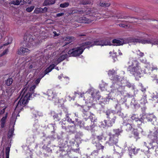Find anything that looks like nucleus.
Here are the masks:
<instances>
[{"label":"nucleus","mask_w":158,"mask_h":158,"mask_svg":"<svg viewBox=\"0 0 158 158\" xmlns=\"http://www.w3.org/2000/svg\"><path fill=\"white\" fill-rule=\"evenodd\" d=\"M20 96L21 98L15 109V110L19 112L23 109L24 106L28 103L30 99L31 94L27 91V88H25L22 91Z\"/></svg>","instance_id":"obj_1"},{"label":"nucleus","mask_w":158,"mask_h":158,"mask_svg":"<svg viewBox=\"0 0 158 158\" xmlns=\"http://www.w3.org/2000/svg\"><path fill=\"white\" fill-rule=\"evenodd\" d=\"M131 62V64L129 66V67L131 68V73L135 77V79L138 80L142 76V71L140 63L136 60H133Z\"/></svg>","instance_id":"obj_2"},{"label":"nucleus","mask_w":158,"mask_h":158,"mask_svg":"<svg viewBox=\"0 0 158 158\" xmlns=\"http://www.w3.org/2000/svg\"><path fill=\"white\" fill-rule=\"evenodd\" d=\"M87 48L86 45H85L84 42L82 44L81 46L69 50L68 52V54L70 56H78L81 54L84 50Z\"/></svg>","instance_id":"obj_3"},{"label":"nucleus","mask_w":158,"mask_h":158,"mask_svg":"<svg viewBox=\"0 0 158 158\" xmlns=\"http://www.w3.org/2000/svg\"><path fill=\"white\" fill-rule=\"evenodd\" d=\"M110 42L106 40L101 39H96L92 42L89 41L85 42V45H86L87 48H88L94 45H100L103 46L109 44Z\"/></svg>","instance_id":"obj_4"},{"label":"nucleus","mask_w":158,"mask_h":158,"mask_svg":"<svg viewBox=\"0 0 158 158\" xmlns=\"http://www.w3.org/2000/svg\"><path fill=\"white\" fill-rule=\"evenodd\" d=\"M106 114L109 119L108 120H104L105 125L107 127H111L114 123L116 117L113 113H111L109 111H106Z\"/></svg>","instance_id":"obj_5"},{"label":"nucleus","mask_w":158,"mask_h":158,"mask_svg":"<svg viewBox=\"0 0 158 158\" xmlns=\"http://www.w3.org/2000/svg\"><path fill=\"white\" fill-rule=\"evenodd\" d=\"M95 10L92 9H87L85 11L82 10H77V14L82 15L85 14L86 15H90L95 18L99 17V14L97 12H95Z\"/></svg>","instance_id":"obj_6"},{"label":"nucleus","mask_w":158,"mask_h":158,"mask_svg":"<svg viewBox=\"0 0 158 158\" xmlns=\"http://www.w3.org/2000/svg\"><path fill=\"white\" fill-rule=\"evenodd\" d=\"M23 42L27 47H31L34 42L32 35L30 34L25 35L24 36Z\"/></svg>","instance_id":"obj_7"},{"label":"nucleus","mask_w":158,"mask_h":158,"mask_svg":"<svg viewBox=\"0 0 158 158\" xmlns=\"http://www.w3.org/2000/svg\"><path fill=\"white\" fill-rule=\"evenodd\" d=\"M44 94H46L48 96V99L49 100H52L55 103H59L60 101L57 98V94L55 92H54L51 90H48L47 94L43 93Z\"/></svg>","instance_id":"obj_8"},{"label":"nucleus","mask_w":158,"mask_h":158,"mask_svg":"<svg viewBox=\"0 0 158 158\" xmlns=\"http://www.w3.org/2000/svg\"><path fill=\"white\" fill-rule=\"evenodd\" d=\"M118 141V137L115 135H112L110 136L109 141L110 144L116 145Z\"/></svg>","instance_id":"obj_9"},{"label":"nucleus","mask_w":158,"mask_h":158,"mask_svg":"<svg viewBox=\"0 0 158 158\" xmlns=\"http://www.w3.org/2000/svg\"><path fill=\"white\" fill-rule=\"evenodd\" d=\"M94 19L88 18L85 17H82L78 20V22L85 23H89L94 20Z\"/></svg>","instance_id":"obj_10"},{"label":"nucleus","mask_w":158,"mask_h":158,"mask_svg":"<svg viewBox=\"0 0 158 158\" xmlns=\"http://www.w3.org/2000/svg\"><path fill=\"white\" fill-rule=\"evenodd\" d=\"M30 52V50L28 48L24 47L20 48L18 50V53L21 55H27Z\"/></svg>","instance_id":"obj_11"},{"label":"nucleus","mask_w":158,"mask_h":158,"mask_svg":"<svg viewBox=\"0 0 158 158\" xmlns=\"http://www.w3.org/2000/svg\"><path fill=\"white\" fill-rule=\"evenodd\" d=\"M67 54L62 55L61 56L56 60H54V62L56 65H57L59 63L65 59V58H67Z\"/></svg>","instance_id":"obj_12"},{"label":"nucleus","mask_w":158,"mask_h":158,"mask_svg":"<svg viewBox=\"0 0 158 158\" xmlns=\"http://www.w3.org/2000/svg\"><path fill=\"white\" fill-rule=\"evenodd\" d=\"M131 42L134 43H141L143 44L148 43H150V41L147 40H142L138 39H133L131 40Z\"/></svg>","instance_id":"obj_13"},{"label":"nucleus","mask_w":158,"mask_h":158,"mask_svg":"<svg viewBox=\"0 0 158 158\" xmlns=\"http://www.w3.org/2000/svg\"><path fill=\"white\" fill-rule=\"evenodd\" d=\"M112 43L115 46H120L123 44L124 42L123 40H119L116 39H114L112 40Z\"/></svg>","instance_id":"obj_14"},{"label":"nucleus","mask_w":158,"mask_h":158,"mask_svg":"<svg viewBox=\"0 0 158 158\" xmlns=\"http://www.w3.org/2000/svg\"><path fill=\"white\" fill-rule=\"evenodd\" d=\"M114 151L116 153L118 154L121 156L123 155L122 149L118 146L114 147Z\"/></svg>","instance_id":"obj_15"},{"label":"nucleus","mask_w":158,"mask_h":158,"mask_svg":"<svg viewBox=\"0 0 158 158\" xmlns=\"http://www.w3.org/2000/svg\"><path fill=\"white\" fill-rule=\"evenodd\" d=\"M152 142L149 143L150 148L153 149H156L158 147V140H155L152 141Z\"/></svg>","instance_id":"obj_16"},{"label":"nucleus","mask_w":158,"mask_h":158,"mask_svg":"<svg viewBox=\"0 0 158 158\" xmlns=\"http://www.w3.org/2000/svg\"><path fill=\"white\" fill-rule=\"evenodd\" d=\"M63 39L64 41H68L66 44H69L75 40V39L73 36H68L64 37Z\"/></svg>","instance_id":"obj_17"},{"label":"nucleus","mask_w":158,"mask_h":158,"mask_svg":"<svg viewBox=\"0 0 158 158\" xmlns=\"http://www.w3.org/2000/svg\"><path fill=\"white\" fill-rule=\"evenodd\" d=\"M148 137L149 138L152 139V141L157 140V137L156 133H152V132H151L148 135Z\"/></svg>","instance_id":"obj_18"},{"label":"nucleus","mask_w":158,"mask_h":158,"mask_svg":"<svg viewBox=\"0 0 158 158\" xmlns=\"http://www.w3.org/2000/svg\"><path fill=\"white\" fill-rule=\"evenodd\" d=\"M55 2V0H45L43 5L44 6L50 5L54 4Z\"/></svg>","instance_id":"obj_19"},{"label":"nucleus","mask_w":158,"mask_h":158,"mask_svg":"<svg viewBox=\"0 0 158 158\" xmlns=\"http://www.w3.org/2000/svg\"><path fill=\"white\" fill-rule=\"evenodd\" d=\"M14 88L9 87L6 89V93L9 96H10L14 91Z\"/></svg>","instance_id":"obj_20"},{"label":"nucleus","mask_w":158,"mask_h":158,"mask_svg":"<svg viewBox=\"0 0 158 158\" xmlns=\"http://www.w3.org/2000/svg\"><path fill=\"white\" fill-rule=\"evenodd\" d=\"M156 117L152 114H148L147 115L146 118L148 121L152 122L154 118H155Z\"/></svg>","instance_id":"obj_21"},{"label":"nucleus","mask_w":158,"mask_h":158,"mask_svg":"<svg viewBox=\"0 0 158 158\" xmlns=\"http://www.w3.org/2000/svg\"><path fill=\"white\" fill-rule=\"evenodd\" d=\"M55 65L54 64L51 65L48 68H47L45 71V75L48 73L50 72L54 69Z\"/></svg>","instance_id":"obj_22"},{"label":"nucleus","mask_w":158,"mask_h":158,"mask_svg":"<svg viewBox=\"0 0 158 158\" xmlns=\"http://www.w3.org/2000/svg\"><path fill=\"white\" fill-rule=\"evenodd\" d=\"M7 113H6V114L5 116L3 117L1 119V127L2 128H3L5 126V125L6 122V120L7 118Z\"/></svg>","instance_id":"obj_23"},{"label":"nucleus","mask_w":158,"mask_h":158,"mask_svg":"<svg viewBox=\"0 0 158 158\" xmlns=\"http://www.w3.org/2000/svg\"><path fill=\"white\" fill-rule=\"evenodd\" d=\"M110 5V3L106 2H100L99 4V6L105 7H109Z\"/></svg>","instance_id":"obj_24"},{"label":"nucleus","mask_w":158,"mask_h":158,"mask_svg":"<svg viewBox=\"0 0 158 158\" xmlns=\"http://www.w3.org/2000/svg\"><path fill=\"white\" fill-rule=\"evenodd\" d=\"M43 8L41 7L36 8L34 11V12L36 14H39L42 13Z\"/></svg>","instance_id":"obj_25"},{"label":"nucleus","mask_w":158,"mask_h":158,"mask_svg":"<svg viewBox=\"0 0 158 158\" xmlns=\"http://www.w3.org/2000/svg\"><path fill=\"white\" fill-rule=\"evenodd\" d=\"M13 80L11 78H8L6 81V84L8 86L10 85L12 83Z\"/></svg>","instance_id":"obj_26"},{"label":"nucleus","mask_w":158,"mask_h":158,"mask_svg":"<svg viewBox=\"0 0 158 158\" xmlns=\"http://www.w3.org/2000/svg\"><path fill=\"white\" fill-rule=\"evenodd\" d=\"M69 5V3L68 2H65L63 3L60 4V6L61 8H66Z\"/></svg>","instance_id":"obj_27"},{"label":"nucleus","mask_w":158,"mask_h":158,"mask_svg":"<svg viewBox=\"0 0 158 158\" xmlns=\"http://www.w3.org/2000/svg\"><path fill=\"white\" fill-rule=\"evenodd\" d=\"M19 0H13L10 2V3L14 5H19L20 4Z\"/></svg>","instance_id":"obj_28"},{"label":"nucleus","mask_w":158,"mask_h":158,"mask_svg":"<svg viewBox=\"0 0 158 158\" xmlns=\"http://www.w3.org/2000/svg\"><path fill=\"white\" fill-rule=\"evenodd\" d=\"M96 147L98 150L103 149L104 146L102 145L100 143H97L96 145Z\"/></svg>","instance_id":"obj_29"},{"label":"nucleus","mask_w":158,"mask_h":158,"mask_svg":"<svg viewBox=\"0 0 158 158\" xmlns=\"http://www.w3.org/2000/svg\"><path fill=\"white\" fill-rule=\"evenodd\" d=\"M136 54L140 57H142L144 56V53L141 52L139 50H138L136 51Z\"/></svg>","instance_id":"obj_30"},{"label":"nucleus","mask_w":158,"mask_h":158,"mask_svg":"<svg viewBox=\"0 0 158 158\" xmlns=\"http://www.w3.org/2000/svg\"><path fill=\"white\" fill-rule=\"evenodd\" d=\"M114 132L115 133V135L116 136H117L118 137V135H119L120 133L121 132V131L118 129H116L114 130Z\"/></svg>","instance_id":"obj_31"},{"label":"nucleus","mask_w":158,"mask_h":158,"mask_svg":"<svg viewBox=\"0 0 158 158\" xmlns=\"http://www.w3.org/2000/svg\"><path fill=\"white\" fill-rule=\"evenodd\" d=\"M116 73V72L115 70L113 69L111 70H110L109 71L108 74L110 76L113 75L114 74Z\"/></svg>","instance_id":"obj_32"},{"label":"nucleus","mask_w":158,"mask_h":158,"mask_svg":"<svg viewBox=\"0 0 158 158\" xmlns=\"http://www.w3.org/2000/svg\"><path fill=\"white\" fill-rule=\"evenodd\" d=\"M10 151V148L9 147L6 148V158H9V155Z\"/></svg>","instance_id":"obj_33"},{"label":"nucleus","mask_w":158,"mask_h":158,"mask_svg":"<svg viewBox=\"0 0 158 158\" xmlns=\"http://www.w3.org/2000/svg\"><path fill=\"white\" fill-rule=\"evenodd\" d=\"M34 6H31L30 7H29L26 9V10L28 12H30L32 11L34 8Z\"/></svg>","instance_id":"obj_34"},{"label":"nucleus","mask_w":158,"mask_h":158,"mask_svg":"<svg viewBox=\"0 0 158 158\" xmlns=\"http://www.w3.org/2000/svg\"><path fill=\"white\" fill-rule=\"evenodd\" d=\"M112 79L115 81L117 82L119 81L120 78L119 76L117 75H116L114 76L113 78Z\"/></svg>","instance_id":"obj_35"},{"label":"nucleus","mask_w":158,"mask_h":158,"mask_svg":"<svg viewBox=\"0 0 158 158\" xmlns=\"http://www.w3.org/2000/svg\"><path fill=\"white\" fill-rule=\"evenodd\" d=\"M133 134L135 138L137 139L138 138L139 133L137 130H134L133 131Z\"/></svg>","instance_id":"obj_36"},{"label":"nucleus","mask_w":158,"mask_h":158,"mask_svg":"<svg viewBox=\"0 0 158 158\" xmlns=\"http://www.w3.org/2000/svg\"><path fill=\"white\" fill-rule=\"evenodd\" d=\"M14 130V128H11L10 129L9 132H8V137H10L12 136L13 133V131Z\"/></svg>","instance_id":"obj_37"},{"label":"nucleus","mask_w":158,"mask_h":158,"mask_svg":"<svg viewBox=\"0 0 158 158\" xmlns=\"http://www.w3.org/2000/svg\"><path fill=\"white\" fill-rule=\"evenodd\" d=\"M90 3V2L89 1H82L81 2V4L84 5H86Z\"/></svg>","instance_id":"obj_38"},{"label":"nucleus","mask_w":158,"mask_h":158,"mask_svg":"<svg viewBox=\"0 0 158 158\" xmlns=\"http://www.w3.org/2000/svg\"><path fill=\"white\" fill-rule=\"evenodd\" d=\"M139 149H136L135 148L131 149V151L134 152L135 154H137L138 153V151L139 150Z\"/></svg>","instance_id":"obj_39"},{"label":"nucleus","mask_w":158,"mask_h":158,"mask_svg":"<svg viewBox=\"0 0 158 158\" xmlns=\"http://www.w3.org/2000/svg\"><path fill=\"white\" fill-rule=\"evenodd\" d=\"M119 27L126 28L128 26V25L127 23H120L118 24Z\"/></svg>","instance_id":"obj_40"},{"label":"nucleus","mask_w":158,"mask_h":158,"mask_svg":"<svg viewBox=\"0 0 158 158\" xmlns=\"http://www.w3.org/2000/svg\"><path fill=\"white\" fill-rule=\"evenodd\" d=\"M126 127L127 130H131L132 128V125L129 124H127Z\"/></svg>","instance_id":"obj_41"},{"label":"nucleus","mask_w":158,"mask_h":158,"mask_svg":"<svg viewBox=\"0 0 158 158\" xmlns=\"http://www.w3.org/2000/svg\"><path fill=\"white\" fill-rule=\"evenodd\" d=\"M53 117L54 119H56L58 120V121H59L60 118L58 116V114H55L54 115H53Z\"/></svg>","instance_id":"obj_42"},{"label":"nucleus","mask_w":158,"mask_h":158,"mask_svg":"<svg viewBox=\"0 0 158 158\" xmlns=\"http://www.w3.org/2000/svg\"><path fill=\"white\" fill-rule=\"evenodd\" d=\"M74 94H75V95H76V94H78V95H80V97H81V98L82 97H83V96H84V93H77V92H75Z\"/></svg>","instance_id":"obj_43"},{"label":"nucleus","mask_w":158,"mask_h":158,"mask_svg":"<svg viewBox=\"0 0 158 158\" xmlns=\"http://www.w3.org/2000/svg\"><path fill=\"white\" fill-rule=\"evenodd\" d=\"M150 41V43H151L152 44V45L153 44H154V45H158V40H156V41H154V42H152V41Z\"/></svg>","instance_id":"obj_44"},{"label":"nucleus","mask_w":158,"mask_h":158,"mask_svg":"<svg viewBox=\"0 0 158 158\" xmlns=\"http://www.w3.org/2000/svg\"><path fill=\"white\" fill-rule=\"evenodd\" d=\"M70 14H77V9H75L71 10Z\"/></svg>","instance_id":"obj_45"},{"label":"nucleus","mask_w":158,"mask_h":158,"mask_svg":"<svg viewBox=\"0 0 158 158\" xmlns=\"http://www.w3.org/2000/svg\"><path fill=\"white\" fill-rule=\"evenodd\" d=\"M8 49H6L3 52V53L1 54V56H2L6 54L8 52Z\"/></svg>","instance_id":"obj_46"},{"label":"nucleus","mask_w":158,"mask_h":158,"mask_svg":"<svg viewBox=\"0 0 158 158\" xmlns=\"http://www.w3.org/2000/svg\"><path fill=\"white\" fill-rule=\"evenodd\" d=\"M28 0H19L20 3H21V4H23V3L27 2Z\"/></svg>","instance_id":"obj_47"},{"label":"nucleus","mask_w":158,"mask_h":158,"mask_svg":"<svg viewBox=\"0 0 158 158\" xmlns=\"http://www.w3.org/2000/svg\"><path fill=\"white\" fill-rule=\"evenodd\" d=\"M75 121L76 122H77V124L78 125H81V121H80L77 118H76L75 119Z\"/></svg>","instance_id":"obj_48"},{"label":"nucleus","mask_w":158,"mask_h":158,"mask_svg":"<svg viewBox=\"0 0 158 158\" xmlns=\"http://www.w3.org/2000/svg\"><path fill=\"white\" fill-rule=\"evenodd\" d=\"M36 86L35 85H33L30 88V90L31 91H33L35 88Z\"/></svg>","instance_id":"obj_49"},{"label":"nucleus","mask_w":158,"mask_h":158,"mask_svg":"<svg viewBox=\"0 0 158 158\" xmlns=\"http://www.w3.org/2000/svg\"><path fill=\"white\" fill-rule=\"evenodd\" d=\"M41 79V78H39L35 80V83H36L37 85L40 82V81Z\"/></svg>","instance_id":"obj_50"},{"label":"nucleus","mask_w":158,"mask_h":158,"mask_svg":"<svg viewBox=\"0 0 158 158\" xmlns=\"http://www.w3.org/2000/svg\"><path fill=\"white\" fill-rule=\"evenodd\" d=\"M97 138L98 140H100L102 139V135L98 136Z\"/></svg>","instance_id":"obj_51"},{"label":"nucleus","mask_w":158,"mask_h":158,"mask_svg":"<svg viewBox=\"0 0 158 158\" xmlns=\"http://www.w3.org/2000/svg\"><path fill=\"white\" fill-rule=\"evenodd\" d=\"M48 8L46 7H45L44 9L43 8L42 13H45L47 11Z\"/></svg>","instance_id":"obj_52"},{"label":"nucleus","mask_w":158,"mask_h":158,"mask_svg":"<svg viewBox=\"0 0 158 158\" xmlns=\"http://www.w3.org/2000/svg\"><path fill=\"white\" fill-rule=\"evenodd\" d=\"M64 15V13H58L56 15L57 17H60L63 15Z\"/></svg>","instance_id":"obj_53"},{"label":"nucleus","mask_w":158,"mask_h":158,"mask_svg":"<svg viewBox=\"0 0 158 158\" xmlns=\"http://www.w3.org/2000/svg\"><path fill=\"white\" fill-rule=\"evenodd\" d=\"M53 33L54 34L55 36H57L60 35V34L57 33L56 31H53Z\"/></svg>","instance_id":"obj_54"},{"label":"nucleus","mask_w":158,"mask_h":158,"mask_svg":"<svg viewBox=\"0 0 158 158\" xmlns=\"http://www.w3.org/2000/svg\"><path fill=\"white\" fill-rule=\"evenodd\" d=\"M5 108H4L1 111L0 113V114H3L4 113L5 111Z\"/></svg>","instance_id":"obj_55"},{"label":"nucleus","mask_w":158,"mask_h":158,"mask_svg":"<svg viewBox=\"0 0 158 158\" xmlns=\"http://www.w3.org/2000/svg\"><path fill=\"white\" fill-rule=\"evenodd\" d=\"M118 53L119 54V55L120 56H121L122 55V53L119 50H118Z\"/></svg>","instance_id":"obj_56"},{"label":"nucleus","mask_w":158,"mask_h":158,"mask_svg":"<svg viewBox=\"0 0 158 158\" xmlns=\"http://www.w3.org/2000/svg\"><path fill=\"white\" fill-rule=\"evenodd\" d=\"M140 61L143 63H145L146 60H140Z\"/></svg>","instance_id":"obj_57"},{"label":"nucleus","mask_w":158,"mask_h":158,"mask_svg":"<svg viewBox=\"0 0 158 158\" xmlns=\"http://www.w3.org/2000/svg\"><path fill=\"white\" fill-rule=\"evenodd\" d=\"M62 75H61L60 76H59L58 77V78L59 79H60L62 78Z\"/></svg>","instance_id":"obj_58"},{"label":"nucleus","mask_w":158,"mask_h":158,"mask_svg":"<svg viewBox=\"0 0 158 158\" xmlns=\"http://www.w3.org/2000/svg\"><path fill=\"white\" fill-rule=\"evenodd\" d=\"M74 114H75V116H76L77 117L78 116V114L77 113H75Z\"/></svg>","instance_id":"obj_59"},{"label":"nucleus","mask_w":158,"mask_h":158,"mask_svg":"<svg viewBox=\"0 0 158 158\" xmlns=\"http://www.w3.org/2000/svg\"><path fill=\"white\" fill-rule=\"evenodd\" d=\"M90 114V113H86V115L87 116H88V115H89L88 117V118H89V115Z\"/></svg>","instance_id":"obj_60"},{"label":"nucleus","mask_w":158,"mask_h":158,"mask_svg":"<svg viewBox=\"0 0 158 158\" xmlns=\"http://www.w3.org/2000/svg\"><path fill=\"white\" fill-rule=\"evenodd\" d=\"M33 68V66L32 65H31L29 66V68L30 69H32Z\"/></svg>","instance_id":"obj_61"},{"label":"nucleus","mask_w":158,"mask_h":158,"mask_svg":"<svg viewBox=\"0 0 158 158\" xmlns=\"http://www.w3.org/2000/svg\"><path fill=\"white\" fill-rule=\"evenodd\" d=\"M139 121H141V122H143V119H142V118H141V119H139Z\"/></svg>","instance_id":"obj_62"},{"label":"nucleus","mask_w":158,"mask_h":158,"mask_svg":"<svg viewBox=\"0 0 158 158\" xmlns=\"http://www.w3.org/2000/svg\"><path fill=\"white\" fill-rule=\"evenodd\" d=\"M8 44H8V43H6V44H3V46H6V45H8Z\"/></svg>","instance_id":"obj_63"},{"label":"nucleus","mask_w":158,"mask_h":158,"mask_svg":"<svg viewBox=\"0 0 158 158\" xmlns=\"http://www.w3.org/2000/svg\"><path fill=\"white\" fill-rule=\"evenodd\" d=\"M71 123L73 124L74 123V121H71Z\"/></svg>","instance_id":"obj_64"}]
</instances>
